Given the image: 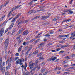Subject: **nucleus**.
Here are the masks:
<instances>
[{
    "mask_svg": "<svg viewBox=\"0 0 75 75\" xmlns=\"http://www.w3.org/2000/svg\"><path fill=\"white\" fill-rule=\"evenodd\" d=\"M29 67H30V69H32L34 68V63H32V61H30V62L29 63Z\"/></svg>",
    "mask_w": 75,
    "mask_h": 75,
    "instance_id": "obj_1",
    "label": "nucleus"
},
{
    "mask_svg": "<svg viewBox=\"0 0 75 75\" xmlns=\"http://www.w3.org/2000/svg\"><path fill=\"white\" fill-rule=\"evenodd\" d=\"M14 23H12L11 24V25H10L9 27L8 28H7L5 30V33H6L8 31V30H10L12 29V28L13 27V25H14Z\"/></svg>",
    "mask_w": 75,
    "mask_h": 75,
    "instance_id": "obj_2",
    "label": "nucleus"
},
{
    "mask_svg": "<svg viewBox=\"0 0 75 75\" xmlns=\"http://www.w3.org/2000/svg\"><path fill=\"white\" fill-rule=\"evenodd\" d=\"M69 35V34L68 35H59L58 37V38H61L62 37H67Z\"/></svg>",
    "mask_w": 75,
    "mask_h": 75,
    "instance_id": "obj_3",
    "label": "nucleus"
},
{
    "mask_svg": "<svg viewBox=\"0 0 75 75\" xmlns=\"http://www.w3.org/2000/svg\"><path fill=\"white\" fill-rule=\"evenodd\" d=\"M0 69L2 73H3L4 71H5V69H6V68H5V67H3V65H1V64L0 65Z\"/></svg>",
    "mask_w": 75,
    "mask_h": 75,
    "instance_id": "obj_4",
    "label": "nucleus"
},
{
    "mask_svg": "<svg viewBox=\"0 0 75 75\" xmlns=\"http://www.w3.org/2000/svg\"><path fill=\"white\" fill-rule=\"evenodd\" d=\"M9 41V38L8 37L6 39V40H5L4 42V44L8 45V44Z\"/></svg>",
    "mask_w": 75,
    "mask_h": 75,
    "instance_id": "obj_5",
    "label": "nucleus"
},
{
    "mask_svg": "<svg viewBox=\"0 0 75 75\" xmlns=\"http://www.w3.org/2000/svg\"><path fill=\"white\" fill-rule=\"evenodd\" d=\"M4 28H2V29L0 30V37H1L4 33Z\"/></svg>",
    "mask_w": 75,
    "mask_h": 75,
    "instance_id": "obj_6",
    "label": "nucleus"
},
{
    "mask_svg": "<svg viewBox=\"0 0 75 75\" xmlns=\"http://www.w3.org/2000/svg\"><path fill=\"white\" fill-rule=\"evenodd\" d=\"M28 33V32L27 30H26L23 33V35H26Z\"/></svg>",
    "mask_w": 75,
    "mask_h": 75,
    "instance_id": "obj_7",
    "label": "nucleus"
},
{
    "mask_svg": "<svg viewBox=\"0 0 75 75\" xmlns=\"http://www.w3.org/2000/svg\"><path fill=\"white\" fill-rule=\"evenodd\" d=\"M21 62L20 59H19L16 61V64L17 65H18V64H20Z\"/></svg>",
    "mask_w": 75,
    "mask_h": 75,
    "instance_id": "obj_8",
    "label": "nucleus"
},
{
    "mask_svg": "<svg viewBox=\"0 0 75 75\" xmlns=\"http://www.w3.org/2000/svg\"><path fill=\"white\" fill-rule=\"evenodd\" d=\"M57 59V57H52L51 58L50 61L52 60L54 61L55 60V59Z\"/></svg>",
    "mask_w": 75,
    "mask_h": 75,
    "instance_id": "obj_9",
    "label": "nucleus"
},
{
    "mask_svg": "<svg viewBox=\"0 0 75 75\" xmlns=\"http://www.w3.org/2000/svg\"><path fill=\"white\" fill-rule=\"evenodd\" d=\"M9 62L10 63H11V61H12V60H13V54H12L11 55V57H10V59H9Z\"/></svg>",
    "mask_w": 75,
    "mask_h": 75,
    "instance_id": "obj_10",
    "label": "nucleus"
},
{
    "mask_svg": "<svg viewBox=\"0 0 75 75\" xmlns=\"http://www.w3.org/2000/svg\"><path fill=\"white\" fill-rule=\"evenodd\" d=\"M71 21V19L68 20H64L62 21V23H64V22H67V21H68V22H69V21Z\"/></svg>",
    "mask_w": 75,
    "mask_h": 75,
    "instance_id": "obj_11",
    "label": "nucleus"
},
{
    "mask_svg": "<svg viewBox=\"0 0 75 75\" xmlns=\"http://www.w3.org/2000/svg\"><path fill=\"white\" fill-rule=\"evenodd\" d=\"M23 48V46H21L18 49V52H20L21 51V49Z\"/></svg>",
    "mask_w": 75,
    "mask_h": 75,
    "instance_id": "obj_12",
    "label": "nucleus"
},
{
    "mask_svg": "<svg viewBox=\"0 0 75 75\" xmlns=\"http://www.w3.org/2000/svg\"><path fill=\"white\" fill-rule=\"evenodd\" d=\"M19 57H15L14 58V59H13V61H17V60H18V59H19Z\"/></svg>",
    "mask_w": 75,
    "mask_h": 75,
    "instance_id": "obj_13",
    "label": "nucleus"
},
{
    "mask_svg": "<svg viewBox=\"0 0 75 75\" xmlns=\"http://www.w3.org/2000/svg\"><path fill=\"white\" fill-rule=\"evenodd\" d=\"M21 16V13H19L17 15H16V17H15V18L17 19V18H18Z\"/></svg>",
    "mask_w": 75,
    "mask_h": 75,
    "instance_id": "obj_14",
    "label": "nucleus"
},
{
    "mask_svg": "<svg viewBox=\"0 0 75 75\" xmlns=\"http://www.w3.org/2000/svg\"><path fill=\"white\" fill-rule=\"evenodd\" d=\"M23 28H22L21 30H20L18 33L17 34H20L21 33H22V31H23Z\"/></svg>",
    "mask_w": 75,
    "mask_h": 75,
    "instance_id": "obj_15",
    "label": "nucleus"
},
{
    "mask_svg": "<svg viewBox=\"0 0 75 75\" xmlns=\"http://www.w3.org/2000/svg\"><path fill=\"white\" fill-rule=\"evenodd\" d=\"M21 6V5H19L18 6H16L15 8L14 7V9L15 10H16V9H17L18 8H19V7H20Z\"/></svg>",
    "mask_w": 75,
    "mask_h": 75,
    "instance_id": "obj_16",
    "label": "nucleus"
},
{
    "mask_svg": "<svg viewBox=\"0 0 75 75\" xmlns=\"http://www.w3.org/2000/svg\"><path fill=\"white\" fill-rule=\"evenodd\" d=\"M30 42H24L23 43V45H27V44H28Z\"/></svg>",
    "mask_w": 75,
    "mask_h": 75,
    "instance_id": "obj_17",
    "label": "nucleus"
},
{
    "mask_svg": "<svg viewBox=\"0 0 75 75\" xmlns=\"http://www.w3.org/2000/svg\"><path fill=\"white\" fill-rule=\"evenodd\" d=\"M27 63H25V64L24 67V69L25 71H27V69H26V68L27 66Z\"/></svg>",
    "mask_w": 75,
    "mask_h": 75,
    "instance_id": "obj_18",
    "label": "nucleus"
},
{
    "mask_svg": "<svg viewBox=\"0 0 75 75\" xmlns=\"http://www.w3.org/2000/svg\"><path fill=\"white\" fill-rule=\"evenodd\" d=\"M4 17H5V15H4L0 18V21H2L3 19L4 18Z\"/></svg>",
    "mask_w": 75,
    "mask_h": 75,
    "instance_id": "obj_19",
    "label": "nucleus"
},
{
    "mask_svg": "<svg viewBox=\"0 0 75 75\" xmlns=\"http://www.w3.org/2000/svg\"><path fill=\"white\" fill-rule=\"evenodd\" d=\"M34 53L35 55H37L38 53V50H36L34 52Z\"/></svg>",
    "mask_w": 75,
    "mask_h": 75,
    "instance_id": "obj_20",
    "label": "nucleus"
},
{
    "mask_svg": "<svg viewBox=\"0 0 75 75\" xmlns=\"http://www.w3.org/2000/svg\"><path fill=\"white\" fill-rule=\"evenodd\" d=\"M69 11V12L68 13V14H73V11Z\"/></svg>",
    "mask_w": 75,
    "mask_h": 75,
    "instance_id": "obj_21",
    "label": "nucleus"
},
{
    "mask_svg": "<svg viewBox=\"0 0 75 75\" xmlns=\"http://www.w3.org/2000/svg\"><path fill=\"white\" fill-rule=\"evenodd\" d=\"M2 64V58L0 57V65Z\"/></svg>",
    "mask_w": 75,
    "mask_h": 75,
    "instance_id": "obj_22",
    "label": "nucleus"
},
{
    "mask_svg": "<svg viewBox=\"0 0 75 75\" xmlns=\"http://www.w3.org/2000/svg\"><path fill=\"white\" fill-rule=\"evenodd\" d=\"M16 19L15 18H14L12 19L11 22H12V23H14V22L16 21Z\"/></svg>",
    "mask_w": 75,
    "mask_h": 75,
    "instance_id": "obj_23",
    "label": "nucleus"
},
{
    "mask_svg": "<svg viewBox=\"0 0 75 75\" xmlns=\"http://www.w3.org/2000/svg\"><path fill=\"white\" fill-rule=\"evenodd\" d=\"M45 37H51V35H49V34H47L46 35H44Z\"/></svg>",
    "mask_w": 75,
    "mask_h": 75,
    "instance_id": "obj_24",
    "label": "nucleus"
},
{
    "mask_svg": "<svg viewBox=\"0 0 75 75\" xmlns=\"http://www.w3.org/2000/svg\"><path fill=\"white\" fill-rule=\"evenodd\" d=\"M19 55H20V54H19V53H17L15 55V57H18V56H19Z\"/></svg>",
    "mask_w": 75,
    "mask_h": 75,
    "instance_id": "obj_25",
    "label": "nucleus"
},
{
    "mask_svg": "<svg viewBox=\"0 0 75 75\" xmlns=\"http://www.w3.org/2000/svg\"><path fill=\"white\" fill-rule=\"evenodd\" d=\"M11 63H9L8 65V68H9V69H10V67H11Z\"/></svg>",
    "mask_w": 75,
    "mask_h": 75,
    "instance_id": "obj_26",
    "label": "nucleus"
},
{
    "mask_svg": "<svg viewBox=\"0 0 75 75\" xmlns=\"http://www.w3.org/2000/svg\"><path fill=\"white\" fill-rule=\"evenodd\" d=\"M65 58L66 59H70V58H69V56H67L65 57Z\"/></svg>",
    "mask_w": 75,
    "mask_h": 75,
    "instance_id": "obj_27",
    "label": "nucleus"
},
{
    "mask_svg": "<svg viewBox=\"0 0 75 75\" xmlns=\"http://www.w3.org/2000/svg\"><path fill=\"white\" fill-rule=\"evenodd\" d=\"M35 39H32L31 40H30V41H29V42H33V41H35Z\"/></svg>",
    "mask_w": 75,
    "mask_h": 75,
    "instance_id": "obj_28",
    "label": "nucleus"
},
{
    "mask_svg": "<svg viewBox=\"0 0 75 75\" xmlns=\"http://www.w3.org/2000/svg\"><path fill=\"white\" fill-rule=\"evenodd\" d=\"M24 59H20L21 62H24Z\"/></svg>",
    "mask_w": 75,
    "mask_h": 75,
    "instance_id": "obj_29",
    "label": "nucleus"
},
{
    "mask_svg": "<svg viewBox=\"0 0 75 75\" xmlns=\"http://www.w3.org/2000/svg\"><path fill=\"white\" fill-rule=\"evenodd\" d=\"M30 50H30V49H28V51H27L26 53V55H28V54L29 53V51H30Z\"/></svg>",
    "mask_w": 75,
    "mask_h": 75,
    "instance_id": "obj_30",
    "label": "nucleus"
},
{
    "mask_svg": "<svg viewBox=\"0 0 75 75\" xmlns=\"http://www.w3.org/2000/svg\"><path fill=\"white\" fill-rule=\"evenodd\" d=\"M5 45V49L6 50H7V46H8V45Z\"/></svg>",
    "mask_w": 75,
    "mask_h": 75,
    "instance_id": "obj_31",
    "label": "nucleus"
},
{
    "mask_svg": "<svg viewBox=\"0 0 75 75\" xmlns=\"http://www.w3.org/2000/svg\"><path fill=\"white\" fill-rule=\"evenodd\" d=\"M46 69H42L41 70V71L43 73L44 72V71H45V70Z\"/></svg>",
    "mask_w": 75,
    "mask_h": 75,
    "instance_id": "obj_32",
    "label": "nucleus"
},
{
    "mask_svg": "<svg viewBox=\"0 0 75 75\" xmlns=\"http://www.w3.org/2000/svg\"><path fill=\"white\" fill-rule=\"evenodd\" d=\"M42 47V45H41L39 44V46L38 47H37V48H41V47Z\"/></svg>",
    "mask_w": 75,
    "mask_h": 75,
    "instance_id": "obj_33",
    "label": "nucleus"
},
{
    "mask_svg": "<svg viewBox=\"0 0 75 75\" xmlns=\"http://www.w3.org/2000/svg\"><path fill=\"white\" fill-rule=\"evenodd\" d=\"M39 60H42V61H43V60H44V58L42 57H40L39 58Z\"/></svg>",
    "mask_w": 75,
    "mask_h": 75,
    "instance_id": "obj_34",
    "label": "nucleus"
},
{
    "mask_svg": "<svg viewBox=\"0 0 75 75\" xmlns=\"http://www.w3.org/2000/svg\"><path fill=\"white\" fill-rule=\"evenodd\" d=\"M3 38H0V43H1V42H2V41H3Z\"/></svg>",
    "mask_w": 75,
    "mask_h": 75,
    "instance_id": "obj_35",
    "label": "nucleus"
},
{
    "mask_svg": "<svg viewBox=\"0 0 75 75\" xmlns=\"http://www.w3.org/2000/svg\"><path fill=\"white\" fill-rule=\"evenodd\" d=\"M5 75H10V73L9 72H5Z\"/></svg>",
    "mask_w": 75,
    "mask_h": 75,
    "instance_id": "obj_36",
    "label": "nucleus"
},
{
    "mask_svg": "<svg viewBox=\"0 0 75 75\" xmlns=\"http://www.w3.org/2000/svg\"><path fill=\"white\" fill-rule=\"evenodd\" d=\"M10 60V57H8L7 61H6V63L7 64L8 62V61H9Z\"/></svg>",
    "mask_w": 75,
    "mask_h": 75,
    "instance_id": "obj_37",
    "label": "nucleus"
},
{
    "mask_svg": "<svg viewBox=\"0 0 75 75\" xmlns=\"http://www.w3.org/2000/svg\"><path fill=\"white\" fill-rule=\"evenodd\" d=\"M22 23L23 21H21L20 22L19 21V23L18 24V25H20V24H21Z\"/></svg>",
    "mask_w": 75,
    "mask_h": 75,
    "instance_id": "obj_38",
    "label": "nucleus"
},
{
    "mask_svg": "<svg viewBox=\"0 0 75 75\" xmlns=\"http://www.w3.org/2000/svg\"><path fill=\"white\" fill-rule=\"evenodd\" d=\"M58 20V18H55L54 19L52 20V21H55L56 20Z\"/></svg>",
    "mask_w": 75,
    "mask_h": 75,
    "instance_id": "obj_39",
    "label": "nucleus"
},
{
    "mask_svg": "<svg viewBox=\"0 0 75 75\" xmlns=\"http://www.w3.org/2000/svg\"><path fill=\"white\" fill-rule=\"evenodd\" d=\"M33 2V1H31L30 2V3H28L29 5L31 6V5L32 4Z\"/></svg>",
    "mask_w": 75,
    "mask_h": 75,
    "instance_id": "obj_40",
    "label": "nucleus"
},
{
    "mask_svg": "<svg viewBox=\"0 0 75 75\" xmlns=\"http://www.w3.org/2000/svg\"><path fill=\"white\" fill-rule=\"evenodd\" d=\"M8 2L7 1L4 4V6H6V5H7V4H8Z\"/></svg>",
    "mask_w": 75,
    "mask_h": 75,
    "instance_id": "obj_41",
    "label": "nucleus"
},
{
    "mask_svg": "<svg viewBox=\"0 0 75 75\" xmlns=\"http://www.w3.org/2000/svg\"><path fill=\"white\" fill-rule=\"evenodd\" d=\"M2 66H5V62L4 61L2 62Z\"/></svg>",
    "mask_w": 75,
    "mask_h": 75,
    "instance_id": "obj_42",
    "label": "nucleus"
},
{
    "mask_svg": "<svg viewBox=\"0 0 75 75\" xmlns=\"http://www.w3.org/2000/svg\"><path fill=\"white\" fill-rule=\"evenodd\" d=\"M15 9H14V7L13 8H12V9L11 10V11L12 13V12H13V11Z\"/></svg>",
    "mask_w": 75,
    "mask_h": 75,
    "instance_id": "obj_43",
    "label": "nucleus"
},
{
    "mask_svg": "<svg viewBox=\"0 0 75 75\" xmlns=\"http://www.w3.org/2000/svg\"><path fill=\"white\" fill-rule=\"evenodd\" d=\"M67 46H68L67 45H63V48H65V47H67Z\"/></svg>",
    "mask_w": 75,
    "mask_h": 75,
    "instance_id": "obj_44",
    "label": "nucleus"
},
{
    "mask_svg": "<svg viewBox=\"0 0 75 75\" xmlns=\"http://www.w3.org/2000/svg\"><path fill=\"white\" fill-rule=\"evenodd\" d=\"M32 55V54H31V53H30L29 55V56H28V58H30L31 57Z\"/></svg>",
    "mask_w": 75,
    "mask_h": 75,
    "instance_id": "obj_45",
    "label": "nucleus"
},
{
    "mask_svg": "<svg viewBox=\"0 0 75 75\" xmlns=\"http://www.w3.org/2000/svg\"><path fill=\"white\" fill-rule=\"evenodd\" d=\"M40 65H45V63L44 62H42L40 64Z\"/></svg>",
    "mask_w": 75,
    "mask_h": 75,
    "instance_id": "obj_46",
    "label": "nucleus"
},
{
    "mask_svg": "<svg viewBox=\"0 0 75 75\" xmlns=\"http://www.w3.org/2000/svg\"><path fill=\"white\" fill-rule=\"evenodd\" d=\"M54 31H51L50 32V33L51 34H54Z\"/></svg>",
    "mask_w": 75,
    "mask_h": 75,
    "instance_id": "obj_47",
    "label": "nucleus"
},
{
    "mask_svg": "<svg viewBox=\"0 0 75 75\" xmlns=\"http://www.w3.org/2000/svg\"><path fill=\"white\" fill-rule=\"evenodd\" d=\"M31 13H32L31 12V11H30L28 13V15H30V14H31Z\"/></svg>",
    "mask_w": 75,
    "mask_h": 75,
    "instance_id": "obj_48",
    "label": "nucleus"
},
{
    "mask_svg": "<svg viewBox=\"0 0 75 75\" xmlns=\"http://www.w3.org/2000/svg\"><path fill=\"white\" fill-rule=\"evenodd\" d=\"M17 74V69H15V75H16Z\"/></svg>",
    "mask_w": 75,
    "mask_h": 75,
    "instance_id": "obj_49",
    "label": "nucleus"
},
{
    "mask_svg": "<svg viewBox=\"0 0 75 75\" xmlns=\"http://www.w3.org/2000/svg\"><path fill=\"white\" fill-rule=\"evenodd\" d=\"M40 18V16H37L35 17V18L36 19H37V18Z\"/></svg>",
    "mask_w": 75,
    "mask_h": 75,
    "instance_id": "obj_50",
    "label": "nucleus"
},
{
    "mask_svg": "<svg viewBox=\"0 0 75 75\" xmlns=\"http://www.w3.org/2000/svg\"><path fill=\"white\" fill-rule=\"evenodd\" d=\"M3 5H2L0 6V10H1V9L2 8V7H3Z\"/></svg>",
    "mask_w": 75,
    "mask_h": 75,
    "instance_id": "obj_51",
    "label": "nucleus"
},
{
    "mask_svg": "<svg viewBox=\"0 0 75 75\" xmlns=\"http://www.w3.org/2000/svg\"><path fill=\"white\" fill-rule=\"evenodd\" d=\"M16 31V29L15 28L14 29V30L13 31V33H14Z\"/></svg>",
    "mask_w": 75,
    "mask_h": 75,
    "instance_id": "obj_52",
    "label": "nucleus"
},
{
    "mask_svg": "<svg viewBox=\"0 0 75 75\" xmlns=\"http://www.w3.org/2000/svg\"><path fill=\"white\" fill-rule=\"evenodd\" d=\"M32 49V47L30 46L29 47V49L30 50H31Z\"/></svg>",
    "mask_w": 75,
    "mask_h": 75,
    "instance_id": "obj_53",
    "label": "nucleus"
},
{
    "mask_svg": "<svg viewBox=\"0 0 75 75\" xmlns=\"http://www.w3.org/2000/svg\"><path fill=\"white\" fill-rule=\"evenodd\" d=\"M43 11V9H40L39 10H38L37 11L40 12V11Z\"/></svg>",
    "mask_w": 75,
    "mask_h": 75,
    "instance_id": "obj_54",
    "label": "nucleus"
},
{
    "mask_svg": "<svg viewBox=\"0 0 75 75\" xmlns=\"http://www.w3.org/2000/svg\"><path fill=\"white\" fill-rule=\"evenodd\" d=\"M64 51L62 50L61 51L59 52V53H64Z\"/></svg>",
    "mask_w": 75,
    "mask_h": 75,
    "instance_id": "obj_55",
    "label": "nucleus"
},
{
    "mask_svg": "<svg viewBox=\"0 0 75 75\" xmlns=\"http://www.w3.org/2000/svg\"><path fill=\"white\" fill-rule=\"evenodd\" d=\"M10 14H11V13H9L8 15L7 16V17L8 18V17H9L10 16Z\"/></svg>",
    "mask_w": 75,
    "mask_h": 75,
    "instance_id": "obj_56",
    "label": "nucleus"
},
{
    "mask_svg": "<svg viewBox=\"0 0 75 75\" xmlns=\"http://www.w3.org/2000/svg\"><path fill=\"white\" fill-rule=\"evenodd\" d=\"M41 53L39 54H38V57H39V56H41Z\"/></svg>",
    "mask_w": 75,
    "mask_h": 75,
    "instance_id": "obj_57",
    "label": "nucleus"
},
{
    "mask_svg": "<svg viewBox=\"0 0 75 75\" xmlns=\"http://www.w3.org/2000/svg\"><path fill=\"white\" fill-rule=\"evenodd\" d=\"M20 36H18L17 37V40H20Z\"/></svg>",
    "mask_w": 75,
    "mask_h": 75,
    "instance_id": "obj_58",
    "label": "nucleus"
},
{
    "mask_svg": "<svg viewBox=\"0 0 75 75\" xmlns=\"http://www.w3.org/2000/svg\"><path fill=\"white\" fill-rule=\"evenodd\" d=\"M37 42H38V40H37L36 41H35L34 42L35 44H36L37 43Z\"/></svg>",
    "mask_w": 75,
    "mask_h": 75,
    "instance_id": "obj_59",
    "label": "nucleus"
},
{
    "mask_svg": "<svg viewBox=\"0 0 75 75\" xmlns=\"http://www.w3.org/2000/svg\"><path fill=\"white\" fill-rule=\"evenodd\" d=\"M30 12H31V13H33L34 11V10H32L30 11Z\"/></svg>",
    "mask_w": 75,
    "mask_h": 75,
    "instance_id": "obj_60",
    "label": "nucleus"
},
{
    "mask_svg": "<svg viewBox=\"0 0 75 75\" xmlns=\"http://www.w3.org/2000/svg\"><path fill=\"white\" fill-rule=\"evenodd\" d=\"M25 75H29V73H28V72H27L25 73Z\"/></svg>",
    "mask_w": 75,
    "mask_h": 75,
    "instance_id": "obj_61",
    "label": "nucleus"
},
{
    "mask_svg": "<svg viewBox=\"0 0 75 75\" xmlns=\"http://www.w3.org/2000/svg\"><path fill=\"white\" fill-rule=\"evenodd\" d=\"M35 69H36V67H35L33 68V71H35Z\"/></svg>",
    "mask_w": 75,
    "mask_h": 75,
    "instance_id": "obj_62",
    "label": "nucleus"
},
{
    "mask_svg": "<svg viewBox=\"0 0 75 75\" xmlns=\"http://www.w3.org/2000/svg\"><path fill=\"white\" fill-rule=\"evenodd\" d=\"M64 67H68V65H64Z\"/></svg>",
    "mask_w": 75,
    "mask_h": 75,
    "instance_id": "obj_63",
    "label": "nucleus"
},
{
    "mask_svg": "<svg viewBox=\"0 0 75 75\" xmlns=\"http://www.w3.org/2000/svg\"><path fill=\"white\" fill-rule=\"evenodd\" d=\"M47 73H48V72H46L45 74H43V75H46L47 74Z\"/></svg>",
    "mask_w": 75,
    "mask_h": 75,
    "instance_id": "obj_64",
    "label": "nucleus"
}]
</instances>
